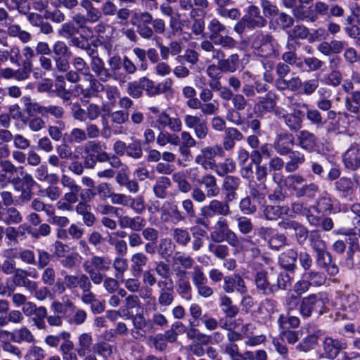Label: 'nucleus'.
Wrapping results in <instances>:
<instances>
[{"mask_svg": "<svg viewBox=\"0 0 360 360\" xmlns=\"http://www.w3.org/2000/svg\"><path fill=\"white\" fill-rule=\"evenodd\" d=\"M251 46L253 53L260 57L276 56L277 44L272 37L262 33H255L251 37Z\"/></svg>", "mask_w": 360, "mask_h": 360, "instance_id": "nucleus-2", "label": "nucleus"}, {"mask_svg": "<svg viewBox=\"0 0 360 360\" xmlns=\"http://www.w3.org/2000/svg\"><path fill=\"white\" fill-rule=\"evenodd\" d=\"M324 294L323 292L312 293L302 298L299 312L304 319L311 316L313 312L319 316L325 313Z\"/></svg>", "mask_w": 360, "mask_h": 360, "instance_id": "nucleus-3", "label": "nucleus"}, {"mask_svg": "<svg viewBox=\"0 0 360 360\" xmlns=\"http://www.w3.org/2000/svg\"><path fill=\"white\" fill-rule=\"evenodd\" d=\"M279 84H283L284 86H282V89H288L292 91H297L302 89V82L300 77H293L288 80L285 79H282V80H279Z\"/></svg>", "mask_w": 360, "mask_h": 360, "instance_id": "nucleus-52", "label": "nucleus"}, {"mask_svg": "<svg viewBox=\"0 0 360 360\" xmlns=\"http://www.w3.org/2000/svg\"><path fill=\"white\" fill-rule=\"evenodd\" d=\"M14 257L20 259L27 264L33 265L36 264L35 255L32 250L28 249L19 248L15 249Z\"/></svg>", "mask_w": 360, "mask_h": 360, "instance_id": "nucleus-46", "label": "nucleus"}, {"mask_svg": "<svg viewBox=\"0 0 360 360\" xmlns=\"http://www.w3.org/2000/svg\"><path fill=\"white\" fill-rule=\"evenodd\" d=\"M295 138L290 133H281L276 136L273 148L281 155H286L290 153L294 146Z\"/></svg>", "mask_w": 360, "mask_h": 360, "instance_id": "nucleus-13", "label": "nucleus"}, {"mask_svg": "<svg viewBox=\"0 0 360 360\" xmlns=\"http://www.w3.org/2000/svg\"><path fill=\"white\" fill-rule=\"evenodd\" d=\"M60 337L62 338L63 342L60 345L59 350L62 355L71 352L74 348V344L71 341V335L69 332H60Z\"/></svg>", "mask_w": 360, "mask_h": 360, "instance_id": "nucleus-59", "label": "nucleus"}, {"mask_svg": "<svg viewBox=\"0 0 360 360\" xmlns=\"http://www.w3.org/2000/svg\"><path fill=\"white\" fill-rule=\"evenodd\" d=\"M288 155L290 160L286 163L285 168L288 172H292L304 162L305 157L303 153L297 150H291Z\"/></svg>", "mask_w": 360, "mask_h": 360, "instance_id": "nucleus-31", "label": "nucleus"}, {"mask_svg": "<svg viewBox=\"0 0 360 360\" xmlns=\"http://www.w3.org/2000/svg\"><path fill=\"white\" fill-rule=\"evenodd\" d=\"M15 342L20 344L22 342L32 343L35 341V338L32 331L25 326H22L13 330Z\"/></svg>", "mask_w": 360, "mask_h": 360, "instance_id": "nucleus-32", "label": "nucleus"}, {"mask_svg": "<svg viewBox=\"0 0 360 360\" xmlns=\"http://www.w3.org/2000/svg\"><path fill=\"white\" fill-rule=\"evenodd\" d=\"M89 278L85 274H80L78 275H66L64 277L65 286L68 289H75L79 287L82 288L89 281Z\"/></svg>", "mask_w": 360, "mask_h": 360, "instance_id": "nucleus-28", "label": "nucleus"}, {"mask_svg": "<svg viewBox=\"0 0 360 360\" xmlns=\"http://www.w3.org/2000/svg\"><path fill=\"white\" fill-rule=\"evenodd\" d=\"M297 146L302 150L311 153L317 147L316 136L307 129L300 130L296 135Z\"/></svg>", "mask_w": 360, "mask_h": 360, "instance_id": "nucleus-15", "label": "nucleus"}, {"mask_svg": "<svg viewBox=\"0 0 360 360\" xmlns=\"http://www.w3.org/2000/svg\"><path fill=\"white\" fill-rule=\"evenodd\" d=\"M54 57L70 56L71 51L65 42L58 40L52 46Z\"/></svg>", "mask_w": 360, "mask_h": 360, "instance_id": "nucleus-54", "label": "nucleus"}, {"mask_svg": "<svg viewBox=\"0 0 360 360\" xmlns=\"http://www.w3.org/2000/svg\"><path fill=\"white\" fill-rule=\"evenodd\" d=\"M276 102L269 95L266 97L260 98L255 103L253 108L254 113L257 116H262L266 112H269L274 108Z\"/></svg>", "mask_w": 360, "mask_h": 360, "instance_id": "nucleus-26", "label": "nucleus"}, {"mask_svg": "<svg viewBox=\"0 0 360 360\" xmlns=\"http://www.w3.org/2000/svg\"><path fill=\"white\" fill-rule=\"evenodd\" d=\"M176 291L179 296L187 301L192 299V287L188 276V273L183 269L176 271Z\"/></svg>", "mask_w": 360, "mask_h": 360, "instance_id": "nucleus-11", "label": "nucleus"}, {"mask_svg": "<svg viewBox=\"0 0 360 360\" xmlns=\"http://www.w3.org/2000/svg\"><path fill=\"white\" fill-rule=\"evenodd\" d=\"M77 32V28L71 22L63 23L57 31L58 36L65 39H70Z\"/></svg>", "mask_w": 360, "mask_h": 360, "instance_id": "nucleus-51", "label": "nucleus"}, {"mask_svg": "<svg viewBox=\"0 0 360 360\" xmlns=\"http://www.w3.org/2000/svg\"><path fill=\"white\" fill-rule=\"evenodd\" d=\"M303 107L307 109V118L312 124H315L318 127L323 124V118L321 112L318 110L309 108L307 104H303Z\"/></svg>", "mask_w": 360, "mask_h": 360, "instance_id": "nucleus-60", "label": "nucleus"}, {"mask_svg": "<svg viewBox=\"0 0 360 360\" xmlns=\"http://www.w3.org/2000/svg\"><path fill=\"white\" fill-rule=\"evenodd\" d=\"M293 15L297 20H306L314 22L318 20V15L311 9H303L297 8L293 10Z\"/></svg>", "mask_w": 360, "mask_h": 360, "instance_id": "nucleus-42", "label": "nucleus"}, {"mask_svg": "<svg viewBox=\"0 0 360 360\" xmlns=\"http://www.w3.org/2000/svg\"><path fill=\"white\" fill-rule=\"evenodd\" d=\"M342 307L344 310L347 311H358L360 307L358 297L353 293L345 295L342 300Z\"/></svg>", "mask_w": 360, "mask_h": 360, "instance_id": "nucleus-40", "label": "nucleus"}, {"mask_svg": "<svg viewBox=\"0 0 360 360\" xmlns=\"http://www.w3.org/2000/svg\"><path fill=\"white\" fill-rule=\"evenodd\" d=\"M112 266L115 269V277L122 276L128 269L127 259L122 257V256L116 257L113 260Z\"/></svg>", "mask_w": 360, "mask_h": 360, "instance_id": "nucleus-61", "label": "nucleus"}, {"mask_svg": "<svg viewBox=\"0 0 360 360\" xmlns=\"http://www.w3.org/2000/svg\"><path fill=\"white\" fill-rule=\"evenodd\" d=\"M110 265L108 257L93 255L83 262L82 267L89 280L95 285H100L104 278L103 272L108 271Z\"/></svg>", "mask_w": 360, "mask_h": 360, "instance_id": "nucleus-1", "label": "nucleus"}, {"mask_svg": "<svg viewBox=\"0 0 360 360\" xmlns=\"http://www.w3.org/2000/svg\"><path fill=\"white\" fill-rule=\"evenodd\" d=\"M210 31V39L214 41L218 37L221 36L222 33L226 32V27L224 25L221 23L217 19H212L207 27Z\"/></svg>", "mask_w": 360, "mask_h": 360, "instance_id": "nucleus-43", "label": "nucleus"}, {"mask_svg": "<svg viewBox=\"0 0 360 360\" xmlns=\"http://www.w3.org/2000/svg\"><path fill=\"white\" fill-rule=\"evenodd\" d=\"M128 203L127 207H129L136 214H141L146 209L145 200L142 195H138L135 198L130 196Z\"/></svg>", "mask_w": 360, "mask_h": 360, "instance_id": "nucleus-63", "label": "nucleus"}, {"mask_svg": "<svg viewBox=\"0 0 360 360\" xmlns=\"http://www.w3.org/2000/svg\"><path fill=\"white\" fill-rule=\"evenodd\" d=\"M304 113L300 110H295L285 117V124L292 131H299L302 126Z\"/></svg>", "mask_w": 360, "mask_h": 360, "instance_id": "nucleus-24", "label": "nucleus"}, {"mask_svg": "<svg viewBox=\"0 0 360 360\" xmlns=\"http://www.w3.org/2000/svg\"><path fill=\"white\" fill-rule=\"evenodd\" d=\"M171 181L168 177H160L156 181L153 188L155 195L158 198H165L167 194V189L171 186Z\"/></svg>", "mask_w": 360, "mask_h": 360, "instance_id": "nucleus-33", "label": "nucleus"}, {"mask_svg": "<svg viewBox=\"0 0 360 360\" xmlns=\"http://www.w3.org/2000/svg\"><path fill=\"white\" fill-rule=\"evenodd\" d=\"M191 276L195 287L200 284L207 283V278L201 266L196 265L193 266Z\"/></svg>", "mask_w": 360, "mask_h": 360, "instance_id": "nucleus-57", "label": "nucleus"}, {"mask_svg": "<svg viewBox=\"0 0 360 360\" xmlns=\"http://www.w3.org/2000/svg\"><path fill=\"white\" fill-rule=\"evenodd\" d=\"M55 87L58 96L65 101L70 98L72 94L70 90L66 89L63 77L58 76L56 77Z\"/></svg>", "mask_w": 360, "mask_h": 360, "instance_id": "nucleus-47", "label": "nucleus"}, {"mask_svg": "<svg viewBox=\"0 0 360 360\" xmlns=\"http://www.w3.org/2000/svg\"><path fill=\"white\" fill-rule=\"evenodd\" d=\"M110 117L112 124H116L113 126L114 134L118 135L122 134V127L117 125L123 124L128 120V112L122 110H115L110 113Z\"/></svg>", "mask_w": 360, "mask_h": 360, "instance_id": "nucleus-27", "label": "nucleus"}, {"mask_svg": "<svg viewBox=\"0 0 360 360\" xmlns=\"http://www.w3.org/2000/svg\"><path fill=\"white\" fill-rule=\"evenodd\" d=\"M200 211L201 214L206 218L213 217L217 214L226 216L230 212L229 202L217 200H211L208 205L203 206Z\"/></svg>", "mask_w": 360, "mask_h": 360, "instance_id": "nucleus-12", "label": "nucleus"}, {"mask_svg": "<svg viewBox=\"0 0 360 360\" xmlns=\"http://www.w3.org/2000/svg\"><path fill=\"white\" fill-rule=\"evenodd\" d=\"M172 178L180 192L188 193L192 190V185L188 181L186 174L184 171L174 172Z\"/></svg>", "mask_w": 360, "mask_h": 360, "instance_id": "nucleus-29", "label": "nucleus"}, {"mask_svg": "<svg viewBox=\"0 0 360 360\" xmlns=\"http://www.w3.org/2000/svg\"><path fill=\"white\" fill-rule=\"evenodd\" d=\"M335 191L342 198H347L353 195L355 191L354 184L350 178L341 177L335 183Z\"/></svg>", "mask_w": 360, "mask_h": 360, "instance_id": "nucleus-20", "label": "nucleus"}, {"mask_svg": "<svg viewBox=\"0 0 360 360\" xmlns=\"http://www.w3.org/2000/svg\"><path fill=\"white\" fill-rule=\"evenodd\" d=\"M161 129L156 138V143L159 146L163 147L168 143L175 146L179 144V137L174 132L170 133L163 129Z\"/></svg>", "mask_w": 360, "mask_h": 360, "instance_id": "nucleus-30", "label": "nucleus"}, {"mask_svg": "<svg viewBox=\"0 0 360 360\" xmlns=\"http://www.w3.org/2000/svg\"><path fill=\"white\" fill-rule=\"evenodd\" d=\"M303 277L310 283L311 285L321 286L326 281L325 275L316 271H310L303 274Z\"/></svg>", "mask_w": 360, "mask_h": 360, "instance_id": "nucleus-48", "label": "nucleus"}, {"mask_svg": "<svg viewBox=\"0 0 360 360\" xmlns=\"http://www.w3.org/2000/svg\"><path fill=\"white\" fill-rule=\"evenodd\" d=\"M297 259V252L293 249H289L280 255L278 262L283 268L292 271L296 266Z\"/></svg>", "mask_w": 360, "mask_h": 360, "instance_id": "nucleus-23", "label": "nucleus"}, {"mask_svg": "<svg viewBox=\"0 0 360 360\" xmlns=\"http://www.w3.org/2000/svg\"><path fill=\"white\" fill-rule=\"evenodd\" d=\"M220 303L223 311L227 316L233 317L238 314V309L232 304V301L229 297L226 295L221 296L220 297Z\"/></svg>", "mask_w": 360, "mask_h": 360, "instance_id": "nucleus-49", "label": "nucleus"}, {"mask_svg": "<svg viewBox=\"0 0 360 360\" xmlns=\"http://www.w3.org/2000/svg\"><path fill=\"white\" fill-rule=\"evenodd\" d=\"M323 349L326 357L334 359L340 351L347 348V343L344 339H334L331 337H326L323 340Z\"/></svg>", "mask_w": 360, "mask_h": 360, "instance_id": "nucleus-10", "label": "nucleus"}, {"mask_svg": "<svg viewBox=\"0 0 360 360\" xmlns=\"http://www.w3.org/2000/svg\"><path fill=\"white\" fill-rule=\"evenodd\" d=\"M32 71V63L30 61H25L22 67L15 70L14 79L18 81H23L29 78Z\"/></svg>", "mask_w": 360, "mask_h": 360, "instance_id": "nucleus-62", "label": "nucleus"}, {"mask_svg": "<svg viewBox=\"0 0 360 360\" xmlns=\"http://www.w3.org/2000/svg\"><path fill=\"white\" fill-rule=\"evenodd\" d=\"M214 169L219 176H224L228 173H231L234 171L235 163L232 160L226 159L224 162L214 165Z\"/></svg>", "mask_w": 360, "mask_h": 360, "instance_id": "nucleus-50", "label": "nucleus"}, {"mask_svg": "<svg viewBox=\"0 0 360 360\" xmlns=\"http://www.w3.org/2000/svg\"><path fill=\"white\" fill-rule=\"evenodd\" d=\"M131 262L130 269L132 275L139 276L148 262V257L143 252H136L131 255Z\"/></svg>", "mask_w": 360, "mask_h": 360, "instance_id": "nucleus-21", "label": "nucleus"}, {"mask_svg": "<svg viewBox=\"0 0 360 360\" xmlns=\"http://www.w3.org/2000/svg\"><path fill=\"white\" fill-rule=\"evenodd\" d=\"M37 110L42 116L46 117L51 115L56 119L62 118L65 113V110L63 107L54 105H49L47 106L38 105Z\"/></svg>", "mask_w": 360, "mask_h": 360, "instance_id": "nucleus-36", "label": "nucleus"}, {"mask_svg": "<svg viewBox=\"0 0 360 360\" xmlns=\"http://www.w3.org/2000/svg\"><path fill=\"white\" fill-rule=\"evenodd\" d=\"M65 136L69 143H79L87 139L85 131L79 128H74L69 134H65Z\"/></svg>", "mask_w": 360, "mask_h": 360, "instance_id": "nucleus-56", "label": "nucleus"}, {"mask_svg": "<svg viewBox=\"0 0 360 360\" xmlns=\"http://www.w3.org/2000/svg\"><path fill=\"white\" fill-rule=\"evenodd\" d=\"M277 322L279 328H297L300 325V319L295 316H289L287 317L283 314H281Z\"/></svg>", "mask_w": 360, "mask_h": 360, "instance_id": "nucleus-45", "label": "nucleus"}, {"mask_svg": "<svg viewBox=\"0 0 360 360\" xmlns=\"http://www.w3.org/2000/svg\"><path fill=\"white\" fill-rule=\"evenodd\" d=\"M265 19L260 15L259 9L255 6H249V28L263 27Z\"/></svg>", "mask_w": 360, "mask_h": 360, "instance_id": "nucleus-38", "label": "nucleus"}, {"mask_svg": "<svg viewBox=\"0 0 360 360\" xmlns=\"http://www.w3.org/2000/svg\"><path fill=\"white\" fill-rule=\"evenodd\" d=\"M135 329L141 330L144 333H154L155 329L150 320L146 319L143 314H136L131 317Z\"/></svg>", "mask_w": 360, "mask_h": 360, "instance_id": "nucleus-25", "label": "nucleus"}, {"mask_svg": "<svg viewBox=\"0 0 360 360\" xmlns=\"http://www.w3.org/2000/svg\"><path fill=\"white\" fill-rule=\"evenodd\" d=\"M158 287L160 289L158 296L159 304L162 307L171 305L174 300L172 279L158 281Z\"/></svg>", "mask_w": 360, "mask_h": 360, "instance_id": "nucleus-9", "label": "nucleus"}, {"mask_svg": "<svg viewBox=\"0 0 360 360\" xmlns=\"http://www.w3.org/2000/svg\"><path fill=\"white\" fill-rule=\"evenodd\" d=\"M90 66L95 77H98L103 82L111 79L112 75L110 70L105 68L104 61L98 56H94L91 60Z\"/></svg>", "mask_w": 360, "mask_h": 360, "instance_id": "nucleus-18", "label": "nucleus"}, {"mask_svg": "<svg viewBox=\"0 0 360 360\" xmlns=\"http://www.w3.org/2000/svg\"><path fill=\"white\" fill-rule=\"evenodd\" d=\"M153 17L148 11H135L133 13L131 24L136 26L137 32L143 39H153V31L149 26L152 24Z\"/></svg>", "mask_w": 360, "mask_h": 360, "instance_id": "nucleus-4", "label": "nucleus"}, {"mask_svg": "<svg viewBox=\"0 0 360 360\" xmlns=\"http://www.w3.org/2000/svg\"><path fill=\"white\" fill-rule=\"evenodd\" d=\"M229 231L226 219L220 218L214 226V231L211 233V238L216 242L223 241Z\"/></svg>", "mask_w": 360, "mask_h": 360, "instance_id": "nucleus-34", "label": "nucleus"}, {"mask_svg": "<svg viewBox=\"0 0 360 360\" xmlns=\"http://www.w3.org/2000/svg\"><path fill=\"white\" fill-rule=\"evenodd\" d=\"M316 207L318 212L320 213L323 214H330L333 208L330 195L326 194L320 197L317 200Z\"/></svg>", "mask_w": 360, "mask_h": 360, "instance_id": "nucleus-44", "label": "nucleus"}, {"mask_svg": "<svg viewBox=\"0 0 360 360\" xmlns=\"http://www.w3.org/2000/svg\"><path fill=\"white\" fill-rule=\"evenodd\" d=\"M122 58L119 56H113L109 58L108 60L111 73V79L117 81L120 85L126 82V75L119 71L122 67Z\"/></svg>", "mask_w": 360, "mask_h": 360, "instance_id": "nucleus-19", "label": "nucleus"}, {"mask_svg": "<svg viewBox=\"0 0 360 360\" xmlns=\"http://www.w3.org/2000/svg\"><path fill=\"white\" fill-rule=\"evenodd\" d=\"M158 129L168 128L171 131L176 133L182 129V122L179 117H171L165 110L161 111L158 115L155 125Z\"/></svg>", "mask_w": 360, "mask_h": 360, "instance_id": "nucleus-8", "label": "nucleus"}, {"mask_svg": "<svg viewBox=\"0 0 360 360\" xmlns=\"http://www.w3.org/2000/svg\"><path fill=\"white\" fill-rule=\"evenodd\" d=\"M217 150L221 151V148L217 146L215 148L208 146L202 148L200 153L196 155L195 162L205 169H214V164L212 161L216 156Z\"/></svg>", "mask_w": 360, "mask_h": 360, "instance_id": "nucleus-14", "label": "nucleus"}, {"mask_svg": "<svg viewBox=\"0 0 360 360\" xmlns=\"http://www.w3.org/2000/svg\"><path fill=\"white\" fill-rule=\"evenodd\" d=\"M290 285V277L288 274H280L276 276V283H272V292L278 289H286Z\"/></svg>", "mask_w": 360, "mask_h": 360, "instance_id": "nucleus-64", "label": "nucleus"}, {"mask_svg": "<svg viewBox=\"0 0 360 360\" xmlns=\"http://www.w3.org/2000/svg\"><path fill=\"white\" fill-rule=\"evenodd\" d=\"M93 339L89 333H84L78 337V347L77 352L79 356H84L89 350Z\"/></svg>", "mask_w": 360, "mask_h": 360, "instance_id": "nucleus-39", "label": "nucleus"}, {"mask_svg": "<svg viewBox=\"0 0 360 360\" xmlns=\"http://www.w3.org/2000/svg\"><path fill=\"white\" fill-rule=\"evenodd\" d=\"M22 216L17 208L10 207L5 210L3 221L6 224H18L22 221Z\"/></svg>", "mask_w": 360, "mask_h": 360, "instance_id": "nucleus-37", "label": "nucleus"}, {"mask_svg": "<svg viewBox=\"0 0 360 360\" xmlns=\"http://www.w3.org/2000/svg\"><path fill=\"white\" fill-rule=\"evenodd\" d=\"M200 184L204 186L207 198H214L219 194L220 188L214 176L209 174L204 175L201 178Z\"/></svg>", "mask_w": 360, "mask_h": 360, "instance_id": "nucleus-22", "label": "nucleus"}, {"mask_svg": "<svg viewBox=\"0 0 360 360\" xmlns=\"http://www.w3.org/2000/svg\"><path fill=\"white\" fill-rule=\"evenodd\" d=\"M253 269L255 271V283L257 289L266 295L272 293L271 276H267L263 264L258 261L254 264Z\"/></svg>", "mask_w": 360, "mask_h": 360, "instance_id": "nucleus-7", "label": "nucleus"}, {"mask_svg": "<svg viewBox=\"0 0 360 360\" xmlns=\"http://www.w3.org/2000/svg\"><path fill=\"white\" fill-rule=\"evenodd\" d=\"M304 181V178L298 174L290 175L285 179L286 186L292 188L295 192L296 195L300 188L303 186Z\"/></svg>", "mask_w": 360, "mask_h": 360, "instance_id": "nucleus-58", "label": "nucleus"}, {"mask_svg": "<svg viewBox=\"0 0 360 360\" xmlns=\"http://www.w3.org/2000/svg\"><path fill=\"white\" fill-rule=\"evenodd\" d=\"M178 5L180 11L195 18L209 8L210 2L208 0H179Z\"/></svg>", "mask_w": 360, "mask_h": 360, "instance_id": "nucleus-6", "label": "nucleus"}, {"mask_svg": "<svg viewBox=\"0 0 360 360\" xmlns=\"http://www.w3.org/2000/svg\"><path fill=\"white\" fill-rule=\"evenodd\" d=\"M173 261L176 264H180L184 269L193 267L194 259L184 253L176 252L173 257Z\"/></svg>", "mask_w": 360, "mask_h": 360, "instance_id": "nucleus-53", "label": "nucleus"}, {"mask_svg": "<svg viewBox=\"0 0 360 360\" xmlns=\"http://www.w3.org/2000/svg\"><path fill=\"white\" fill-rule=\"evenodd\" d=\"M118 224L122 229L129 228L132 231H139L146 226V221L141 216L130 217L127 215H120L118 217Z\"/></svg>", "mask_w": 360, "mask_h": 360, "instance_id": "nucleus-17", "label": "nucleus"}, {"mask_svg": "<svg viewBox=\"0 0 360 360\" xmlns=\"http://www.w3.org/2000/svg\"><path fill=\"white\" fill-rule=\"evenodd\" d=\"M309 242V245L316 252L327 249L326 242L322 239L321 234L317 231L310 232Z\"/></svg>", "mask_w": 360, "mask_h": 360, "instance_id": "nucleus-41", "label": "nucleus"}, {"mask_svg": "<svg viewBox=\"0 0 360 360\" xmlns=\"http://www.w3.org/2000/svg\"><path fill=\"white\" fill-rule=\"evenodd\" d=\"M84 80L89 82V86L84 87L82 84H77L75 87L76 93L82 96L84 98H96L103 89V84L100 79H97L90 72L84 73Z\"/></svg>", "mask_w": 360, "mask_h": 360, "instance_id": "nucleus-5", "label": "nucleus"}, {"mask_svg": "<svg viewBox=\"0 0 360 360\" xmlns=\"http://www.w3.org/2000/svg\"><path fill=\"white\" fill-rule=\"evenodd\" d=\"M127 94L133 98H139L143 96V89L141 79L134 80L128 83Z\"/></svg>", "mask_w": 360, "mask_h": 360, "instance_id": "nucleus-55", "label": "nucleus"}, {"mask_svg": "<svg viewBox=\"0 0 360 360\" xmlns=\"http://www.w3.org/2000/svg\"><path fill=\"white\" fill-rule=\"evenodd\" d=\"M238 187L237 179L233 176H227L224 179L223 188L226 191L225 200L227 202L236 199V190Z\"/></svg>", "mask_w": 360, "mask_h": 360, "instance_id": "nucleus-35", "label": "nucleus"}, {"mask_svg": "<svg viewBox=\"0 0 360 360\" xmlns=\"http://www.w3.org/2000/svg\"><path fill=\"white\" fill-rule=\"evenodd\" d=\"M342 161L346 168L354 171L360 168V149L352 145L343 154Z\"/></svg>", "mask_w": 360, "mask_h": 360, "instance_id": "nucleus-16", "label": "nucleus"}]
</instances>
